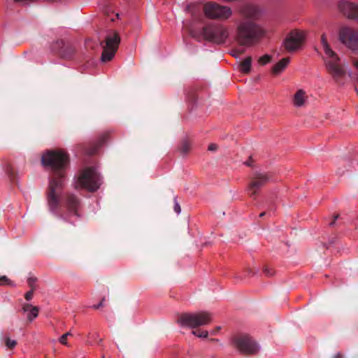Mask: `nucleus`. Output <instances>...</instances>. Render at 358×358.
I'll use <instances>...</instances> for the list:
<instances>
[{
  "instance_id": "nucleus-1",
  "label": "nucleus",
  "mask_w": 358,
  "mask_h": 358,
  "mask_svg": "<svg viewBox=\"0 0 358 358\" xmlns=\"http://www.w3.org/2000/svg\"><path fill=\"white\" fill-rule=\"evenodd\" d=\"M42 164L45 166H48L53 169L56 173L55 178L50 183V192L48 196V203L51 212H55L58 204L59 199L56 194V189L62 185V180L58 179L59 177H63V171L69 163L68 155L62 150L48 151L42 156Z\"/></svg>"
},
{
  "instance_id": "nucleus-2",
  "label": "nucleus",
  "mask_w": 358,
  "mask_h": 358,
  "mask_svg": "<svg viewBox=\"0 0 358 358\" xmlns=\"http://www.w3.org/2000/svg\"><path fill=\"white\" fill-rule=\"evenodd\" d=\"M266 34V31L264 27L250 20H243L236 27V39L244 45H252Z\"/></svg>"
},
{
  "instance_id": "nucleus-3",
  "label": "nucleus",
  "mask_w": 358,
  "mask_h": 358,
  "mask_svg": "<svg viewBox=\"0 0 358 358\" xmlns=\"http://www.w3.org/2000/svg\"><path fill=\"white\" fill-rule=\"evenodd\" d=\"M321 43L324 52V59L327 71L336 81L338 82L345 76V70L341 64L338 55L328 44L325 34L321 36Z\"/></svg>"
},
{
  "instance_id": "nucleus-4",
  "label": "nucleus",
  "mask_w": 358,
  "mask_h": 358,
  "mask_svg": "<svg viewBox=\"0 0 358 358\" xmlns=\"http://www.w3.org/2000/svg\"><path fill=\"white\" fill-rule=\"evenodd\" d=\"M212 320L213 316L210 313L200 311L182 314L178 320V323L181 327L194 329L209 324L212 322Z\"/></svg>"
},
{
  "instance_id": "nucleus-5",
  "label": "nucleus",
  "mask_w": 358,
  "mask_h": 358,
  "mask_svg": "<svg viewBox=\"0 0 358 358\" xmlns=\"http://www.w3.org/2000/svg\"><path fill=\"white\" fill-rule=\"evenodd\" d=\"M100 185L99 176L94 169L91 168L85 169L76 181V188H83L92 192L99 189Z\"/></svg>"
},
{
  "instance_id": "nucleus-6",
  "label": "nucleus",
  "mask_w": 358,
  "mask_h": 358,
  "mask_svg": "<svg viewBox=\"0 0 358 358\" xmlns=\"http://www.w3.org/2000/svg\"><path fill=\"white\" fill-rule=\"evenodd\" d=\"M205 16L211 20H226L232 15L230 7L220 5L213 1L206 3L203 7Z\"/></svg>"
},
{
  "instance_id": "nucleus-7",
  "label": "nucleus",
  "mask_w": 358,
  "mask_h": 358,
  "mask_svg": "<svg viewBox=\"0 0 358 358\" xmlns=\"http://www.w3.org/2000/svg\"><path fill=\"white\" fill-rule=\"evenodd\" d=\"M206 39L215 43H223L229 35V29L224 25H209L203 31Z\"/></svg>"
},
{
  "instance_id": "nucleus-8",
  "label": "nucleus",
  "mask_w": 358,
  "mask_h": 358,
  "mask_svg": "<svg viewBox=\"0 0 358 358\" xmlns=\"http://www.w3.org/2000/svg\"><path fill=\"white\" fill-rule=\"evenodd\" d=\"M120 38L115 31L109 32L105 39V45L103 46L101 61L107 62L110 61L117 50Z\"/></svg>"
},
{
  "instance_id": "nucleus-9",
  "label": "nucleus",
  "mask_w": 358,
  "mask_h": 358,
  "mask_svg": "<svg viewBox=\"0 0 358 358\" xmlns=\"http://www.w3.org/2000/svg\"><path fill=\"white\" fill-rule=\"evenodd\" d=\"M231 342L234 348L243 353L254 354L259 349L255 341L247 335L235 336Z\"/></svg>"
},
{
  "instance_id": "nucleus-10",
  "label": "nucleus",
  "mask_w": 358,
  "mask_h": 358,
  "mask_svg": "<svg viewBox=\"0 0 358 358\" xmlns=\"http://www.w3.org/2000/svg\"><path fill=\"white\" fill-rule=\"evenodd\" d=\"M306 37L303 30L294 29L289 33L283 42L285 48L288 52H294L299 49Z\"/></svg>"
},
{
  "instance_id": "nucleus-11",
  "label": "nucleus",
  "mask_w": 358,
  "mask_h": 358,
  "mask_svg": "<svg viewBox=\"0 0 358 358\" xmlns=\"http://www.w3.org/2000/svg\"><path fill=\"white\" fill-rule=\"evenodd\" d=\"M339 37L341 42L352 50L358 48V31L348 27L340 29Z\"/></svg>"
},
{
  "instance_id": "nucleus-12",
  "label": "nucleus",
  "mask_w": 358,
  "mask_h": 358,
  "mask_svg": "<svg viewBox=\"0 0 358 358\" xmlns=\"http://www.w3.org/2000/svg\"><path fill=\"white\" fill-rule=\"evenodd\" d=\"M268 177L266 173H256L247 187L248 194L255 198L259 189L267 182Z\"/></svg>"
},
{
  "instance_id": "nucleus-13",
  "label": "nucleus",
  "mask_w": 358,
  "mask_h": 358,
  "mask_svg": "<svg viewBox=\"0 0 358 358\" xmlns=\"http://www.w3.org/2000/svg\"><path fill=\"white\" fill-rule=\"evenodd\" d=\"M339 8L348 18L358 22V3L344 1L339 3Z\"/></svg>"
},
{
  "instance_id": "nucleus-14",
  "label": "nucleus",
  "mask_w": 358,
  "mask_h": 358,
  "mask_svg": "<svg viewBox=\"0 0 358 358\" xmlns=\"http://www.w3.org/2000/svg\"><path fill=\"white\" fill-rule=\"evenodd\" d=\"M308 95L303 88L297 89L292 96V103L295 108L305 107L308 103Z\"/></svg>"
},
{
  "instance_id": "nucleus-15",
  "label": "nucleus",
  "mask_w": 358,
  "mask_h": 358,
  "mask_svg": "<svg viewBox=\"0 0 358 358\" xmlns=\"http://www.w3.org/2000/svg\"><path fill=\"white\" fill-rule=\"evenodd\" d=\"M21 306L22 313L29 322H32L38 316L39 308L38 306L27 302L22 303Z\"/></svg>"
},
{
  "instance_id": "nucleus-16",
  "label": "nucleus",
  "mask_w": 358,
  "mask_h": 358,
  "mask_svg": "<svg viewBox=\"0 0 358 358\" xmlns=\"http://www.w3.org/2000/svg\"><path fill=\"white\" fill-rule=\"evenodd\" d=\"M242 15L249 19L257 20L259 17L262 11L257 6H247L241 10Z\"/></svg>"
},
{
  "instance_id": "nucleus-17",
  "label": "nucleus",
  "mask_w": 358,
  "mask_h": 358,
  "mask_svg": "<svg viewBox=\"0 0 358 358\" xmlns=\"http://www.w3.org/2000/svg\"><path fill=\"white\" fill-rule=\"evenodd\" d=\"M289 64V59L282 58L278 62H277L272 68L273 74L278 76L282 73Z\"/></svg>"
},
{
  "instance_id": "nucleus-18",
  "label": "nucleus",
  "mask_w": 358,
  "mask_h": 358,
  "mask_svg": "<svg viewBox=\"0 0 358 358\" xmlns=\"http://www.w3.org/2000/svg\"><path fill=\"white\" fill-rule=\"evenodd\" d=\"M252 58L251 57H247L244 59L239 65L240 71L244 73H248L251 69Z\"/></svg>"
},
{
  "instance_id": "nucleus-19",
  "label": "nucleus",
  "mask_w": 358,
  "mask_h": 358,
  "mask_svg": "<svg viewBox=\"0 0 358 358\" xmlns=\"http://www.w3.org/2000/svg\"><path fill=\"white\" fill-rule=\"evenodd\" d=\"M2 342L5 348L8 350H13L17 345V341L8 336L3 338Z\"/></svg>"
},
{
  "instance_id": "nucleus-20",
  "label": "nucleus",
  "mask_w": 358,
  "mask_h": 358,
  "mask_svg": "<svg viewBox=\"0 0 358 358\" xmlns=\"http://www.w3.org/2000/svg\"><path fill=\"white\" fill-rule=\"evenodd\" d=\"M271 60V57L268 55H264L262 57H260L258 59V63L260 65H265L270 62Z\"/></svg>"
},
{
  "instance_id": "nucleus-21",
  "label": "nucleus",
  "mask_w": 358,
  "mask_h": 358,
  "mask_svg": "<svg viewBox=\"0 0 358 358\" xmlns=\"http://www.w3.org/2000/svg\"><path fill=\"white\" fill-rule=\"evenodd\" d=\"M78 204V201L73 196L69 197L67 201V205L70 208H75Z\"/></svg>"
},
{
  "instance_id": "nucleus-22",
  "label": "nucleus",
  "mask_w": 358,
  "mask_h": 358,
  "mask_svg": "<svg viewBox=\"0 0 358 358\" xmlns=\"http://www.w3.org/2000/svg\"><path fill=\"white\" fill-rule=\"evenodd\" d=\"M192 334H194V336H196L199 338H206L208 336V332L206 330L193 331Z\"/></svg>"
},
{
  "instance_id": "nucleus-23",
  "label": "nucleus",
  "mask_w": 358,
  "mask_h": 358,
  "mask_svg": "<svg viewBox=\"0 0 358 358\" xmlns=\"http://www.w3.org/2000/svg\"><path fill=\"white\" fill-rule=\"evenodd\" d=\"M191 149V143L187 141H184L181 145V151L183 153H187Z\"/></svg>"
},
{
  "instance_id": "nucleus-24",
  "label": "nucleus",
  "mask_w": 358,
  "mask_h": 358,
  "mask_svg": "<svg viewBox=\"0 0 358 358\" xmlns=\"http://www.w3.org/2000/svg\"><path fill=\"white\" fill-rule=\"evenodd\" d=\"M1 285L14 286L15 283L6 276L1 275Z\"/></svg>"
},
{
  "instance_id": "nucleus-25",
  "label": "nucleus",
  "mask_w": 358,
  "mask_h": 358,
  "mask_svg": "<svg viewBox=\"0 0 358 358\" xmlns=\"http://www.w3.org/2000/svg\"><path fill=\"white\" fill-rule=\"evenodd\" d=\"M71 334L70 332H67L64 334H63L59 339V341L61 344L62 345H68V343H67V338L69 336H71Z\"/></svg>"
},
{
  "instance_id": "nucleus-26",
  "label": "nucleus",
  "mask_w": 358,
  "mask_h": 358,
  "mask_svg": "<svg viewBox=\"0 0 358 358\" xmlns=\"http://www.w3.org/2000/svg\"><path fill=\"white\" fill-rule=\"evenodd\" d=\"M34 290L33 289H31L30 291L27 292L25 294H24V298L26 299V301L28 302V301H30L32 299H33V296H34Z\"/></svg>"
},
{
  "instance_id": "nucleus-27",
  "label": "nucleus",
  "mask_w": 358,
  "mask_h": 358,
  "mask_svg": "<svg viewBox=\"0 0 358 358\" xmlns=\"http://www.w3.org/2000/svg\"><path fill=\"white\" fill-rule=\"evenodd\" d=\"M36 282V278L34 277H30L28 278V284L31 289H35V283Z\"/></svg>"
},
{
  "instance_id": "nucleus-28",
  "label": "nucleus",
  "mask_w": 358,
  "mask_h": 358,
  "mask_svg": "<svg viewBox=\"0 0 358 358\" xmlns=\"http://www.w3.org/2000/svg\"><path fill=\"white\" fill-rule=\"evenodd\" d=\"M174 210L178 213L179 214L181 211V209H180V206L179 205V203L178 202H175V204H174Z\"/></svg>"
},
{
  "instance_id": "nucleus-29",
  "label": "nucleus",
  "mask_w": 358,
  "mask_h": 358,
  "mask_svg": "<svg viewBox=\"0 0 358 358\" xmlns=\"http://www.w3.org/2000/svg\"><path fill=\"white\" fill-rule=\"evenodd\" d=\"M217 145L214 144V143H211L208 145V150H210V151H215L217 150Z\"/></svg>"
},
{
  "instance_id": "nucleus-30",
  "label": "nucleus",
  "mask_w": 358,
  "mask_h": 358,
  "mask_svg": "<svg viewBox=\"0 0 358 358\" xmlns=\"http://www.w3.org/2000/svg\"><path fill=\"white\" fill-rule=\"evenodd\" d=\"M220 329V327H217L215 329H213L211 331H210V334L212 335H215L218 331Z\"/></svg>"
},
{
  "instance_id": "nucleus-31",
  "label": "nucleus",
  "mask_w": 358,
  "mask_h": 358,
  "mask_svg": "<svg viewBox=\"0 0 358 358\" xmlns=\"http://www.w3.org/2000/svg\"><path fill=\"white\" fill-rule=\"evenodd\" d=\"M353 66L355 67V69H356V71L358 72V59H355L353 61Z\"/></svg>"
},
{
  "instance_id": "nucleus-32",
  "label": "nucleus",
  "mask_w": 358,
  "mask_h": 358,
  "mask_svg": "<svg viewBox=\"0 0 358 358\" xmlns=\"http://www.w3.org/2000/svg\"><path fill=\"white\" fill-rule=\"evenodd\" d=\"M103 299L99 304L93 306V308L95 309H98L100 307L103 306Z\"/></svg>"
},
{
  "instance_id": "nucleus-33",
  "label": "nucleus",
  "mask_w": 358,
  "mask_h": 358,
  "mask_svg": "<svg viewBox=\"0 0 358 358\" xmlns=\"http://www.w3.org/2000/svg\"><path fill=\"white\" fill-rule=\"evenodd\" d=\"M349 76H350V77H352V73L351 72H349Z\"/></svg>"
},
{
  "instance_id": "nucleus-34",
  "label": "nucleus",
  "mask_w": 358,
  "mask_h": 358,
  "mask_svg": "<svg viewBox=\"0 0 358 358\" xmlns=\"http://www.w3.org/2000/svg\"><path fill=\"white\" fill-rule=\"evenodd\" d=\"M260 216H261V217L264 216V213H261V214H260Z\"/></svg>"
},
{
  "instance_id": "nucleus-35",
  "label": "nucleus",
  "mask_w": 358,
  "mask_h": 358,
  "mask_svg": "<svg viewBox=\"0 0 358 358\" xmlns=\"http://www.w3.org/2000/svg\"><path fill=\"white\" fill-rule=\"evenodd\" d=\"M357 79H358V77H357Z\"/></svg>"
}]
</instances>
